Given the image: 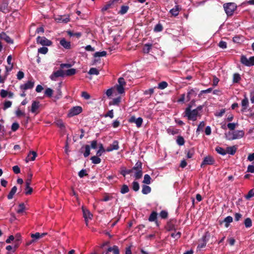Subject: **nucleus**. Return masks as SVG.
<instances>
[{
    "label": "nucleus",
    "instance_id": "obj_58",
    "mask_svg": "<svg viewBox=\"0 0 254 254\" xmlns=\"http://www.w3.org/2000/svg\"><path fill=\"white\" fill-rule=\"evenodd\" d=\"M38 53L42 54H46L47 53L48 51V49L47 47H42L38 49Z\"/></svg>",
    "mask_w": 254,
    "mask_h": 254
},
{
    "label": "nucleus",
    "instance_id": "obj_51",
    "mask_svg": "<svg viewBox=\"0 0 254 254\" xmlns=\"http://www.w3.org/2000/svg\"><path fill=\"white\" fill-rule=\"evenodd\" d=\"M81 96L85 100H88L91 98L90 94L86 91L82 92Z\"/></svg>",
    "mask_w": 254,
    "mask_h": 254
},
{
    "label": "nucleus",
    "instance_id": "obj_52",
    "mask_svg": "<svg viewBox=\"0 0 254 254\" xmlns=\"http://www.w3.org/2000/svg\"><path fill=\"white\" fill-rule=\"evenodd\" d=\"M238 125L237 123H228L227 124V127L228 128L231 130H233L235 129L236 126Z\"/></svg>",
    "mask_w": 254,
    "mask_h": 254
},
{
    "label": "nucleus",
    "instance_id": "obj_54",
    "mask_svg": "<svg viewBox=\"0 0 254 254\" xmlns=\"http://www.w3.org/2000/svg\"><path fill=\"white\" fill-rule=\"evenodd\" d=\"M88 176V174L86 173V170L82 169L81 171H80L78 173V176L80 178H82L85 176Z\"/></svg>",
    "mask_w": 254,
    "mask_h": 254
},
{
    "label": "nucleus",
    "instance_id": "obj_44",
    "mask_svg": "<svg viewBox=\"0 0 254 254\" xmlns=\"http://www.w3.org/2000/svg\"><path fill=\"white\" fill-rule=\"evenodd\" d=\"M132 189L135 191H137L139 189V185L137 182L133 181L132 183Z\"/></svg>",
    "mask_w": 254,
    "mask_h": 254
},
{
    "label": "nucleus",
    "instance_id": "obj_37",
    "mask_svg": "<svg viewBox=\"0 0 254 254\" xmlns=\"http://www.w3.org/2000/svg\"><path fill=\"white\" fill-rule=\"evenodd\" d=\"M66 33L69 37L75 36H76L77 38H78L80 37V36H81V34L80 33H79V32L73 33L72 31H71L70 30H67Z\"/></svg>",
    "mask_w": 254,
    "mask_h": 254
},
{
    "label": "nucleus",
    "instance_id": "obj_62",
    "mask_svg": "<svg viewBox=\"0 0 254 254\" xmlns=\"http://www.w3.org/2000/svg\"><path fill=\"white\" fill-rule=\"evenodd\" d=\"M154 93V88H151L149 89L148 90H146L144 91V94L145 95H149L151 96Z\"/></svg>",
    "mask_w": 254,
    "mask_h": 254
},
{
    "label": "nucleus",
    "instance_id": "obj_21",
    "mask_svg": "<svg viewBox=\"0 0 254 254\" xmlns=\"http://www.w3.org/2000/svg\"><path fill=\"white\" fill-rule=\"evenodd\" d=\"M39 107V102L37 101H33L32 102L31 108V111L32 113H36V111Z\"/></svg>",
    "mask_w": 254,
    "mask_h": 254
},
{
    "label": "nucleus",
    "instance_id": "obj_26",
    "mask_svg": "<svg viewBox=\"0 0 254 254\" xmlns=\"http://www.w3.org/2000/svg\"><path fill=\"white\" fill-rule=\"evenodd\" d=\"M133 172L132 169H127L125 167L122 168L120 172V174L124 177H125L127 174H130Z\"/></svg>",
    "mask_w": 254,
    "mask_h": 254
},
{
    "label": "nucleus",
    "instance_id": "obj_30",
    "mask_svg": "<svg viewBox=\"0 0 254 254\" xmlns=\"http://www.w3.org/2000/svg\"><path fill=\"white\" fill-rule=\"evenodd\" d=\"M216 151L222 155H225L227 154V151H226V150H225L223 148L219 146H217L215 148Z\"/></svg>",
    "mask_w": 254,
    "mask_h": 254
},
{
    "label": "nucleus",
    "instance_id": "obj_35",
    "mask_svg": "<svg viewBox=\"0 0 254 254\" xmlns=\"http://www.w3.org/2000/svg\"><path fill=\"white\" fill-rule=\"evenodd\" d=\"M105 151L103 145L102 144H99V149L96 152V155L97 156H100L102 155V153Z\"/></svg>",
    "mask_w": 254,
    "mask_h": 254
},
{
    "label": "nucleus",
    "instance_id": "obj_8",
    "mask_svg": "<svg viewBox=\"0 0 254 254\" xmlns=\"http://www.w3.org/2000/svg\"><path fill=\"white\" fill-rule=\"evenodd\" d=\"M37 42L43 46H50L52 44L51 41L44 37H38L37 38Z\"/></svg>",
    "mask_w": 254,
    "mask_h": 254
},
{
    "label": "nucleus",
    "instance_id": "obj_27",
    "mask_svg": "<svg viewBox=\"0 0 254 254\" xmlns=\"http://www.w3.org/2000/svg\"><path fill=\"white\" fill-rule=\"evenodd\" d=\"M152 47V44H146L144 45L142 51L145 54H148L149 53Z\"/></svg>",
    "mask_w": 254,
    "mask_h": 254
},
{
    "label": "nucleus",
    "instance_id": "obj_34",
    "mask_svg": "<svg viewBox=\"0 0 254 254\" xmlns=\"http://www.w3.org/2000/svg\"><path fill=\"white\" fill-rule=\"evenodd\" d=\"M151 180V178L150 176L148 174H145L144 176V180L143 181V183L147 185L150 184Z\"/></svg>",
    "mask_w": 254,
    "mask_h": 254
},
{
    "label": "nucleus",
    "instance_id": "obj_45",
    "mask_svg": "<svg viewBox=\"0 0 254 254\" xmlns=\"http://www.w3.org/2000/svg\"><path fill=\"white\" fill-rule=\"evenodd\" d=\"M177 143L180 146L183 145L185 143V140L183 136H178L177 139Z\"/></svg>",
    "mask_w": 254,
    "mask_h": 254
},
{
    "label": "nucleus",
    "instance_id": "obj_40",
    "mask_svg": "<svg viewBox=\"0 0 254 254\" xmlns=\"http://www.w3.org/2000/svg\"><path fill=\"white\" fill-rule=\"evenodd\" d=\"M88 74L98 75L99 74V71L96 68L92 67L89 69Z\"/></svg>",
    "mask_w": 254,
    "mask_h": 254
},
{
    "label": "nucleus",
    "instance_id": "obj_6",
    "mask_svg": "<svg viewBox=\"0 0 254 254\" xmlns=\"http://www.w3.org/2000/svg\"><path fill=\"white\" fill-rule=\"evenodd\" d=\"M82 111V108L80 106H75L71 108L67 115V117L70 118L76 116Z\"/></svg>",
    "mask_w": 254,
    "mask_h": 254
},
{
    "label": "nucleus",
    "instance_id": "obj_46",
    "mask_svg": "<svg viewBox=\"0 0 254 254\" xmlns=\"http://www.w3.org/2000/svg\"><path fill=\"white\" fill-rule=\"evenodd\" d=\"M107 55V52L106 51H102V52H96L94 56L95 58L100 57H104Z\"/></svg>",
    "mask_w": 254,
    "mask_h": 254
},
{
    "label": "nucleus",
    "instance_id": "obj_1",
    "mask_svg": "<svg viewBox=\"0 0 254 254\" xmlns=\"http://www.w3.org/2000/svg\"><path fill=\"white\" fill-rule=\"evenodd\" d=\"M198 115V113L197 112L196 110L191 109V106H188L185 112H184V117H187L189 120L195 121L197 120V117Z\"/></svg>",
    "mask_w": 254,
    "mask_h": 254
},
{
    "label": "nucleus",
    "instance_id": "obj_25",
    "mask_svg": "<svg viewBox=\"0 0 254 254\" xmlns=\"http://www.w3.org/2000/svg\"><path fill=\"white\" fill-rule=\"evenodd\" d=\"M151 191V188L147 185H143L142 189V193L144 194H147Z\"/></svg>",
    "mask_w": 254,
    "mask_h": 254
},
{
    "label": "nucleus",
    "instance_id": "obj_32",
    "mask_svg": "<svg viewBox=\"0 0 254 254\" xmlns=\"http://www.w3.org/2000/svg\"><path fill=\"white\" fill-rule=\"evenodd\" d=\"M25 210V206L24 203H20L18 205V207L16 210V212L18 213H22Z\"/></svg>",
    "mask_w": 254,
    "mask_h": 254
},
{
    "label": "nucleus",
    "instance_id": "obj_31",
    "mask_svg": "<svg viewBox=\"0 0 254 254\" xmlns=\"http://www.w3.org/2000/svg\"><path fill=\"white\" fill-rule=\"evenodd\" d=\"M205 126V123L204 121L201 122L198 125L197 128L196 129V133L199 134L200 131H203V127Z\"/></svg>",
    "mask_w": 254,
    "mask_h": 254
},
{
    "label": "nucleus",
    "instance_id": "obj_15",
    "mask_svg": "<svg viewBox=\"0 0 254 254\" xmlns=\"http://www.w3.org/2000/svg\"><path fill=\"white\" fill-rule=\"evenodd\" d=\"M37 156V154L35 151H30L25 159V161L28 162L31 161H34Z\"/></svg>",
    "mask_w": 254,
    "mask_h": 254
},
{
    "label": "nucleus",
    "instance_id": "obj_9",
    "mask_svg": "<svg viewBox=\"0 0 254 254\" xmlns=\"http://www.w3.org/2000/svg\"><path fill=\"white\" fill-rule=\"evenodd\" d=\"M215 160L211 156H207L204 157L202 162L201 164V167H203L206 165H213L214 164Z\"/></svg>",
    "mask_w": 254,
    "mask_h": 254
},
{
    "label": "nucleus",
    "instance_id": "obj_5",
    "mask_svg": "<svg viewBox=\"0 0 254 254\" xmlns=\"http://www.w3.org/2000/svg\"><path fill=\"white\" fill-rule=\"evenodd\" d=\"M241 63L247 66H251L254 65V56L251 57L248 59L246 56L242 55L241 57Z\"/></svg>",
    "mask_w": 254,
    "mask_h": 254
},
{
    "label": "nucleus",
    "instance_id": "obj_28",
    "mask_svg": "<svg viewBox=\"0 0 254 254\" xmlns=\"http://www.w3.org/2000/svg\"><path fill=\"white\" fill-rule=\"evenodd\" d=\"M17 191V188L15 186H14L12 189L9 192V194L7 195V198L8 199H11L13 198V195L16 193Z\"/></svg>",
    "mask_w": 254,
    "mask_h": 254
},
{
    "label": "nucleus",
    "instance_id": "obj_4",
    "mask_svg": "<svg viewBox=\"0 0 254 254\" xmlns=\"http://www.w3.org/2000/svg\"><path fill=\"white\" fill-rule=\"evenodd\" d=\"M223 7L228 16H231L237 8V5L234 2H229L224 4Z\"/></svg>",
    "mask_w": 254,
    "mask_h": 254
},
{
    "label": "nucleus",
    "instance_id": "obj_17",
    "mask_svg": "<svg viewBox=\"0 0 254 254\" xmlns=\"http://www.w3.org/2000/svg\"><path fill=\"white\" fill-rule=\"evenodd\" d=\"M0 39L4 40L9 44L13 43V40L4 32L0 34Z\"/></svg>",
    "mask_w": 254,
    "mask_h": 254
},
{
    "label": "nucleus",
    "instance_id": "obj_53",
    "mask_svg": "<svg viewBox=\"0 0 254 254\" xmlns=\"http://www.w3.org/2000/svg\"><path fill=\"white\" fill-rule=\"evenodd\" d=\"M116 89H117L118 92L120 94H123L125 92L124 88V86H123L117 85H116Z\"/></svg>",
    "mask_w": 254,
    "mask_h": 254
},
{
    "label": "nucleus",
    "instance_id": "obj_60",
    "mask_svg": "<svg viewBox=\"0 0 254 254\" xmlns=\"http://www.w3.org/2000/svg\"><path fill=\"white\" fill-rule=\"evenodd\" d=\"M194 153V151L193 149H191L188 151L187 153V157L188 158H192Z\"/></svg>",
    "mask_w": 254,
    "mask_h": 254
},
{
    "label": "nucleus",
    "instance_id": "obj_11",
    "mask_svg": "<svg viewBox=\"0 0 254 254\" xmlns=\"http://www.w3.org/2000/svg\"><path fill=\"white\" fill-rule=\"evenodd\" d=\"M198 91L199 90L196 88L191 89L189 90L187 95V101H189L190 100L191 97L195 96Z\"/></svg>",
    "mask_w": 254,
    "mask_h": 254
},
{
    "label": "nucleus",
    "instance_id": "obj_38",
    "mask_svg": "<svg viewBox=\"0 0 254 254\" xmlns=\"http://www.w3.org/2000/svg\"><path fill=\"white\" fill-rule=\"evenodd\" d=\"M121 102V97L114 98L112 101L109 103V105H118Z\"/></svg>",
    "mask_w": 254,
    "mask_h": 254
},
{
    "label": "nucleus",
    "instance_id": "obj_42",
    "mask_svg": "<svg viewBox=\"0 0 254 254\" xmlns=\"http://www.w3.org/2000/svg\"><path fill=\"white\" fill-rule=\"evenodd\" d=\"M244 224L246 228H250L252 226V221L251 218H246L244 221Z\"/></svg>",
    "mask_w": 254,
    "mask_h": 254
},
{
    "label": "nucleus",
    "instance_id": "obj_2",
    "mask_svg": "<svg viewBox=\"0 0 254 254\" xmlns=\"http://www.w3.org/2000/svg\"><path fill=\"white\" fill-rule=\"evenodd\" d=\"M60 68L58 69L57 67L54 68L53 73L50 76V78L53 81H57L59 79L60 77L64 76V64H60Z\"/></svg>",
    "mask_w": 254,
    "mask_h": 254
},
{
    "label": "nucleus",
    "instance_id": "obj_55",
    "mask_svg": "<svg viewBox=\"0 0 254 254\" xmlns=\"http://www.w3.org/2000/svg\"><path fill=\"white\" fill-rule=\"evenodd\" d=\"M143 122V120L141 117H139L136 119L135 123L137 127H139L141 126Z\"/></svg>",
    "mask_w": 254,
    "mask_h": 254
},
{
    "label": "nucleus",
    "instance_id": "obj_14",
    "mask_svg": "<svg viewBox=\"0 0 254 254\" xmlns=\"http://www.w3.org/2000/svg\"><path fill=\"white\" fill-rule=\"evenodd\" d=\"M119 149V146L118 141L114 140L113 143L110 144V146L107 148L106 151L108 152H110L114 150H118Z\"/></svg>",
    "mask_w": 254,
    "mask_h": 254
},
{
    "label": "nucleus",
    "instance_id": "obj_3",
    "mask_svg": "<svg viewBox=\"0 0 254 254\" xmlns=\"http://www.w3.org/2000/svg\"><path fill=\"white\" fill-rule=\"evenodd\" d=\"M74 62L71 63H64V76H71L77 73V69L71 68L73 65Z\"/></svg>",
    "mask_w": 254,
    "mask_h": 254
},
{
    "label": "nucleus",
    "instance_id": "obj_12",
    "mask_svg": "<svg viewBox=\"0 0 254 254\" xmlns=\"http://www.w3.org/2000/svg\"><path fill=\"white\" fill-rule=\"evenodd\" d=\"M11 61L12 56L11 55H9L7 58V63L8 65L5 66V71L6 74H7L9 72H10L13 68V65L11 62Z\"/></svg>",
    "mask_w": 254,
    "mask_h": 254
},
{
    "label": "nucleus",
    "instance_id": "obj_33",
    "mask_svg": "<svg viewBox=\"0 0 254 254\" xmlns=\"http://www.w3.org/2000/svg\"><path fill=\"white\" fill-rule=\"evenodd\" d=\"M129 9V6L127 5H122L119 11V13L123 15L127 12Z\"/></svg>",
    "mask_w": 254,
    "mask_h": 254
},
{
    "label": "nucleus",
    "instance_id": "obj_29",
    "mask_svg": "<svg viewBox=\"0 0 254 254\" xmlns=\"http://www.w3.org/2000/svg\"><path fill=\"white\" fill-rule=\"evenodd\" d=\"M99 157L97 156H92L90 160L92 161V163L95 164H99L101 161V159Z\"/></svg>",
    "mask_w": 254,
    "mask_h": 254
},
{
    "label": "nucleus",
    "instance_id": "obj_22",
    "mask_svg": "<svg viewBox=\"0 0 254 254\" xmlns=\"http://www.w3.org/2000/svg\"><path fill=\"white\" fill-rule=\"evenodd\" d=\"M210 237V233L209 232H206L205 233L204 235L202 236L201 239L199 240V242H203L207 244Z\"/></svg>",
    "mask_w": 254,
    "mask_h": 254
},
{
    "label": "nucleus",
    "instance_id": "obj_16",
    "mask_svg": "<svg viewBox=\"0 0 254 254\" xmlns=\"http://www.w3.org/2000/svg\"><path fill=\"white\" fill-rule=\"evenodd\" d=\"M157 215L158 214L156 211H152L148 218V220L150 222H155L156 225L157 226H159L158 221L157 220Z\"/></svg>",
    "mask_w": 254,
    "mask_h": 254
},
{
    "label": "nucleus",
    "instance_id": "obj_56",
    "mask_svg": "<svg viewBox=\"0 0 254 254\" xmlns=\"http://www.w3.org/2000/svg\"><path fill=\"white\" fill-rule=\"evenodd\" d=\"M168 212L165 210H162L160 213V216L162 219H166L168 217Z\"/></svg>",
    "mask_w": 254,
    "mask_h": 254
},
{
    "label": "nucleus",
    "instance_id": "obj_47",
    "mask_svg": "<svg viewBox=\"0 0 254 254\" xmlns=\"http://www.w3.org/2000/svg\"><path fill=\"white\" fill-rule=\"evenodd\" d=\"M168 83L166 81H162L158 84V88L164 89L168 86Z\"/></svg>",
    "mask_w": 254,
    "mask_h": 254
},
{
    "label": "nucleus",
    "instance_id": "obj_64",
    "mask_svg": "<svg viewBox=\"0 0 254 254\" xmlns=\"http://www.w3.org/2000/svg\"><path fill=\"white\" fill-rule=\"evenodd\" d=\"M19 124L17 123H14L11 126V130L13 131H16L19 128Z\"/></svg>",
    "mask_w": 254,
    "mask_h": 254
},
{
    "label": "nucleus",
    "instance_id": "obj_36",
    "mask_svg": "<svg viewBox=\"0 0 254 254\" xmlns=\"http://www.w3.org/2000/svg\"><path fill=\"white\" fill-rule=\"evenodd\" d=\"M30 185L29 182L27 183V185H26L25 192L27 195L31 194L33 191L32 188L30 187Z\"/></svg>",
    "mask_w": 254,
    "mask_h": 254
},
{
    "label": "nucleus",
    "instance_id": "obj_48",
    "mask_svg": "<svg viewBox=\"0 0 254 254\" xmlns=\"http://www.w3.org/2000/svg\"><path fill=\"white\" fill-rule=\"evenodd\" d=\"M14 237L15 242L18 245L19 242L21 241V236L20 234L17 233L16 234ZM18 245H16L15 246V248L16 249Z\"/></svg>",
    "mask_w": 254,
    "mask_h": 254
},
{
    "label": "nucleus",
    "instance_id": "obj_10",
    "mask_svg": "<svg viewBox=\"0 0 254 254\" xmlns=\"http://www.w3.org/2000/svg\"><path fill=\"white\" fill-rule=\"evenodd\" d=\"M79 152L83 153L84 157H88L90 154V147L89 145H83L80 150Z\"/></svg>",
    "mask_w": 254,
    "mask_h": 254
},
{
    "label": "nucleus",
    "instance_id": "obj_24",
    "mask_svg": "<svg viewBox=\"0 0 254 254\" xmlns=\"http://www.w3.org/2000/svg\"><path fill=\"white\" fill-rule=\"evenodd\" d=\"M236 147L233 146L227 147L226 151H227V153L233 155L236 153Z\"/></svg>",
    "mask_w": 254,
    "mask_h": 254
},
{
    "label": "nucleus",
    "instance_id": "obj_43",
    "mask_svg": "<svg viewBox=\"0 0 254 254\" xmlns=\"http://www.w3.org/2000/svg\"><path fill=\"white\" fill-rule=\"evenodd\" d=\"M129 190L128 187L127 185H123L121 189V193L125 194L129 191Z\"/></svg>",
    "mask_w": 254,
    "mask_h": 254
},
{
    "label": "nucleus",
    "instance_id": "obj_18",
    "mask_svg": "<svg viewBox=\"0 0 254 254\" xmlns=\"http://www.w3.org/2000/svg\"><path fill=\"white\" fill-rule=\"evenodd\" d=\"M82 209L83 217L85 219V220H86V219L88 218H89V219L92 218L93 215L88 209H86V208H84L83 207H82Z\"/></svg>",
    "mask_w": 254,
    "mask_h": 254
},
{
    "label": "nucleus",
    "instance_id": "obj_7",
    "mask_svg": "<svg viewBox=\"0 0 254 254\" xmlns=\"http://www.w3.org/2000/svg\"><path fill=\"white\" fill-rule=\"evenodd\" d=\"M47 235L46 233H40L38 232L36 233L35 234H31V237L32 238L31 241L29 242L27 245H30L33 243H34L38 241V240L43 238Z\"/></svg>",
    "mask_w": 254,
    "mask_h": 254
},
{
    "label": "nucleus",
    "instance_id": "obj_57",
    "mask_svg": "<svg viewBox=\"0 0 254 254\" xmlns=\"http://www.w3.org/2000/svg\"><path fill=\"white\" fill-rule=\"evenodd\" d=\"M254 196V189H251L248 192V194L246 196V198L247 199H250V198L253 197Z\"/></svg>",
    "mask_w": 254,
    "mask_h": 254
},
{
    "label": "nucleus",
    "instance_id": "obj_41",
    "mask_svg": "<svg viewBox=\"0 0 254 254\" xmlns=\"http://www.w3.org/2000/svg\"><path fill=\"white\" fill-rule=\"evenodd\" d=\"M241 79L240 75L239 73H235L233 74V82L234 83L239 82Z\"/></svg>",
    "mask_w": 254,
    "mask_h": 254
},
{
    "label": "nucleus",
    "instance_id": "obj_63",
    "mask_svg": "<svg viewBox=\"0 0 254 254\" xmlns=\"http://www.w3.org/2000/svg\"><path fill=\"white\" fill-rule=\"evenodd\" d=\"M0 95L2 98H5L8 96V92L4 89H1L0 92Z\"/></svg>",
    "mask_w": 254,
    "mask_h": 254
},
{
    "label": "nucleus",
    "instance_id": "obj_39",
    "mask_svg": "<svg viewBox=\"0 0 254 254\" xmlns=\"http://www.w3.org/2000/svg\"><path fill=\"white\" fill-rule=\"evenodd\" d=\"M163 27L162 25L159 23L155 25V26L154 28V31L155 32H159L163 30Z\"/></svg>",
    "mask_w": 254,
    "mask_h": 254
},
{
    "label": "nucleus",
    "instance_id": "obj_23",
    "mask_svg": "<svg viewBox=\"0 0 254 254\" xmlns=\"http://www.w3.org/2000/svg\"><path fill=\"white\" fill-rule=\"evenodd\" d=\"M142 164L141 161H137L135 164L134 166H133L132 168V171H137L140 170H142Z\"/></svg>",
    "mask_w": 254,
    "mask_h": 254
},
{
    "label": "nucleus",
    "instance_id": "obj_50",
    "mask_svg": "<svg viewBox=\"0 0 254 254\" xmlns=\"http://www.w3.org/2000/svg\"><path fill=\"white\" fill-rule=\"evenodd\" d=\"M142 174H143L142 170L135 171L134 175L135 179L138 180V179H140L142 176Z\"/></svg>",
    "mask_w": 254,
    "mask_h": 254
},
{
    "label": "nucleus",
    "instance_id": "obj_20",
    "mask_svg": "<svg viewBox=\"0 0 254 254\" xmlns=\"http://www.w3.org/2000/svg\"><path fill=\"white\" fill-rule=\"evenodd\" d=\"M179 6L178 5H175L174 8L170 10V13L174 16H177L179 13Z\"/></svg>",
    "mask_w": 254,
    "mask_h": 254
},
{
    "label": "nucleus",
    "instance_id": "obj_19",
    "mask_svg": "<svg viewBox=\"0 0 254 254\" xmlns=\"http://www.w3.org/2000/svg\"><path fill=\"white\" fill-rule=\"evenodd\" d=\"M249 105V100L247 96L245 95V98L242 101V109L241 110V111L242 112H244L246 111L247 109L248 106Z\"/></svg>",
    "mask_w": 254,
    "mask_h": 254
},
{
    "label": "nucleus",
    "instance_id": "obj_59",
    "mask_svg": "<svg viewBox=\"0 0 254 254\" xmlns=\"http://www.w3.org/2000/svg\"><path fill=\"white\" fill-rule=\"evenodd\" d=\"M171 236L172 238L177 240L181 237V233L180 232H178L177 233H172L171 234Z\"/></svg>",
    "mask_w": 254,
    "mask_h": 254
},
{
    "label": "nucleus",
    "instance_id": "obj_49",
    "mask_svg": "<svg viewBox=\"0 0 254 254\" xmlns=\"http://www.w3.org/2000/svg\"><path fill=\"white\" fill-rule=\"evenodd\" d=\"M166 228L168 231L175 230V226L171 222H170L167 223Z\"/></svg>",
    "mask_w": 254,
    "mask_h": 254
},
{
    "label": "nucleus",
    "instance_id": "obj_61",
    "mask_svg": "<svg viewBox=\"0 0 254 254\" xmlns=\"http://www.w3.org/2000/svg\"><path fill=\"white\" fill-rule=\"evenodd\" d=\"M45 94L47 96L51 97L53 94V90L50 88L46 89Z\"/></svg>",
    "mask_w": 254,
    "mask_h": 254
},
{
    "label": "nucleus",
    "instance_id": "obj_13",
    "mask_svg": "<svg viewBox=\"0 0 254 254\" xmlns=\"http://www.w3.org/2000/svg\"><path fill=\"white\" fill-rule=\"evenodd\" d=\"M34 82L31 80L27 81L25 84H23L20 86L21 89L23 90H26L29 89H31L33 87Z\"/></svg>",
    "mask_w": 254,
    "mask_h": 254
}]
</instances>
